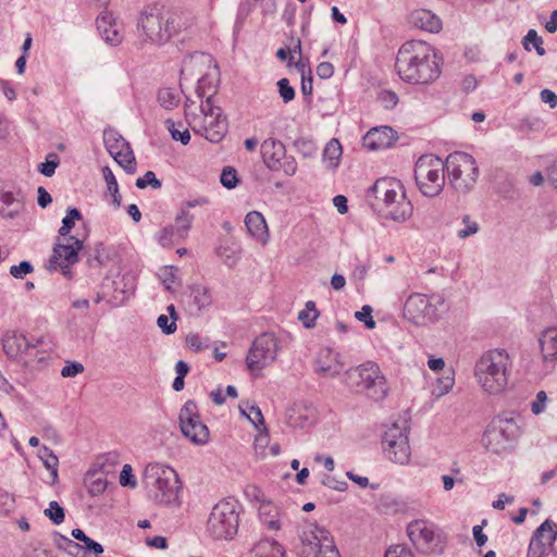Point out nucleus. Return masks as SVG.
Instances as JSON below:
<instances>
[{"mask_svg":"<svg viewBox=\"0 0 557 557\" xmlns=\"http://www.w3.org/2000/svg\"><path fill=\"white\" fill-rule=\"evenodd\" d=\"M395 70L408 84H431L441 75L434 48L421 40H410L399 48Z\"/></svg>","mask_w":557,"mask_h":557,"instance_id":"1","label":"nucleus"},{"mask_svg":"<svg viewBox=\"0 0 557 557\" xmlns=\"http://www.w3.org/2000/svg\"><path fill=\"white\" fill-rule=\"evenodd\" d=\"M511 368L512 361L506 349H488L476 360L474 377L485 393L498 395L508 385Z\"/></svg>","mask_w":557,"mask_h":557,"instance_id":"2","label":"nucleus"},{"mask_svg":"<svg viewBox=\"0 0 557 557\" xmlns=\"http://www.w3.org/2000/svg\"><path fill=\"white\" fill-rule=\"evenodd\" d=\"M137 28L145 42L163 45L178 30L177 17L159 5H149L140 12Z\"/></svg>","mask_w":557,"mask_h":557,"instance_id":"3","label":"nucleus"},{"mask_svg":"<svg viewBox=\"0 0 557 557\" xmlns=\"http://www.w3.org/2000/svg\"><path fill=\"white\" fill-rule=\"evenodd\" d=\"M2 349L10 359L20 358L25 364L45 361L52 352L54 344L48 336L28 339L23 333L9 331L2 337Z\"/></svg>","mask_w":557,"mask_h":557,"instance_id":"4","label":"nucleus"},{"mask_svg":"<svg viewBox=\"0 0 557 557\" xmlns=\"http://www.w3.org/2000/svg\"><path fill=\"white\" fill-rule=\"evenodd\" d=\"M371 196L383 201L387 219L405 222L412 215L413 207L407 199L399 181L386 177L377 180L369 188L368 197Z\"/></svg>","mask_w":557,"mask_h":557,"instance_id":"5","label":"nucleus"},{"mask_svg":"<svg viewBox=\"0 0 557 557\" xmlns=\"http://www.w3.org/2000/svg\"><path fill=\"white\" fill-rule=\"evenodd\" d=\"M143 483L153 502L169 505L177 500L181 482L172 468L159 463L148 465L144 471Z\"/></svg>","mask_w":557,"mask_h":557,"instance_id":"6","label":"nucleus"},{"mask_svg":"<svg viewBox=\"0 0 557 557\" xmlns=\"http://www.w3.org/2000/svg\"><path fill=\"white\" fill-rule=\"evenodd\" d=\"M346 384L358 393H364L374 400H382L387 395L386 379L380 367L372 361L346 372Z\"/></svg>","mask_w":557,"mask_h":557,"instance_id":"7","label":"nucleus"},{"mask_svg":"<svg viewBox=\"0 0 557 557\" xmlns=\"http://www.w3.org/2000/svg\"><path fill=\"white\" fill-rule=\"evenodd\" d=\"M445 162L434 154L421 156L414 165L417 187L425 197L438 196L445 186Z\"/></svg>","mask_w":557,"mask_h":557,"instance_id":"8","label":"nucleus"},{"mask_svg":"<svg viewBox=\"0 0 557 557\" xmlns=\"http://www.w3.org/2000/svg\"><path fill=\"white\" fill-rule=\"evenodd\" d=\"M240 505L228 498L219 502L211 510L207 530L215 540H231L237 534Z\"/></svg>","mask_w":557,"mask_h":557,"instance_id":"9","label":"nucleus"},{"mask_svg":"<svg viewBox=\"0 0 557 557\" xmlns=\"http://www.w3.org/2000/svg\"><path fill=\"white\" fill-rule=\"evenodd\" d=\"M446 171L453 188L460 194L469 193L476 184L479 166L475 159L463 151H456L446 158Z\"/></svg>","mask_w":557,"mask_h":557,"instance_id":"10","label":"nucleus"},{"mask_svg":"<svg viewBox=\"0 0 557 557\" xmlns=\"http://www.w3.org/2000/svg\"><path fill=\"white\" fill-rule=\"evenodd\" d=\"M407 534L421 554H442L445 548L446 540L442 530L434 523L417 519L408 523Z\"/></svg>","mask_w":557,"mask_h":557,"instance_id":"11","label":"nucleus"},{"mask_svg":"<svg viewBox=\"0 0 557 557\" xmlns=\"http://www.w3.org/2000/svg\"><path fill=\"white\" fill-rule=\"evenodd\" d=\"M519 437V426L513 419L495 418L484 431L482 443L493 454L510 450Z\"/></svg>","mask_w":557,"mask_h":557,"instance_id":"12","label":"nucleus"},{"mask_svg":"<svg viewBox=\"0 0 557 557\" xmlns=\"http://www.w3.org/2000/svg\"><path fill=\"white\" fill-rule=\"evenodd\" d=\"M409 426L407 421L394 422L388 425L382 436V448L385 457L394 463L407 465L410 460L411 448L408 440Z\"/></svg>","mask_w":557,"mask_h":557,"instance_id":"13","label":"nucleus"},{"mask_svg":"<svg viewBox=\"0 0 557 557\" xmlns=\"http://www.w3.org/2000/svg\"><path fill=\"white\" fill-rule=\"evenodd\" d=\"M301 557H341L330 532L317 524H308L300 534Z\"/></svg>","mask_w":557,"mask_h":557,"instance_id":"14","label":"nucleus"},{"mask_svg":"<svg viewBox=\"0 0 557 557\" xmlns=\"http://www.w3.org/2000/svg\"><path fill=\"white\" fill-rule=\"evenodd\" d=\"M444 299L440 295L428 297L424 294L410 295L404 306V315L414 324H426L435 322L440 318L438 306Z\"/></svg>","mask_w":557,"mask_h":557,"instance_id":"15","label":"nucleus"},{"mask_svg":"<svg viewBox=\"0 0 557 557\" xmlns=\"http://www.w3.org/2000/svg\"><path fill=\"white\" fill-rule=\"evenodd\" d=\"M278 350V341L273 333L260 334L248 350L246 357L248 370L251 373L261 372L276 359Z\"/></svg>","mask_w":557,"mask_h":557,"instance_id":"16","label":"nucleus"},{"mask_svg":"<svg viewBox=\"0 0 557 557\" xmlns=\"http://www.w3.org/2000/svg\"><path fill=\"white\" fill-rule=\"evenodd\" d=\"M70 244H55L53 253L50 257V269H60L64 276L71 274L70 267L78 261V251L83 248V242L70 236Z\"/></svg>","mask_w":557,"mask_h":557,"instance_id":"17","label":"nucleus"},{"mask_svg":"<svg viewBox=\"0 0 557 557\" xmlns=\"http://www.w3.org/2000/svg\"><path fill=\"white\" fill-rule=\"evenodd\" d=\"M97 29L101 38L111 46H117L123 40L121 28L113 14L103 10L96 20Z\"/></svg>","mask_w":557,"mask_h":557,"instance_id":"18","label":"nucleus"},{"mask_svg":"<svg viewBox=\"0 0 557 557\" xmlns=\"http://www.w3.org/2000/svg\"><path fill=\"white\" fill-rule=\"evenodd\" d=\"M344 369L339 352L323 348L315 360V372L323 376H335Z\"/></svg>","mask_w":557,"mask_h":557,"instance_id":"19","label":"nucleus"},{"mask_svg":"<svg viewBox=\"0 0 557 557\" xmlns=\"http://www.w3.org/2000/svg\"><path fill=\"white\" fill-rule=\"evenodd\" d=\"M315 412L313 406L297 401L286 410V422L293 428H305L314 422Z\"/></svg>","mask_w":557,"mask_h":557,"instance_id":"20","label":"nucleus"},{"mask_svg":"<svg viewBox=\"0 0 557 557\" xmlns=\"http://www.w3.org/2000/svg\"><path fill=\"white\" fill-rule=\"evenodd\" d=\"M396 140V132L389 126L371 128L363 137V146L369 150L388 148Z\"/></svg>","mask_w":557,"mask_h":557,"instance_id":"21","label":"nucleus"},{"mask_svg":"<svg viewBox=\"0 0 557 557\" xmlns=\"http://www.w3.org/2000/svg\"><path fill=\"white\" fill-rule=\"evenodd\" d=\"M285 153V146L277 139L268 138L261 144V154L263 162L272 171L280 170L281 160L284 159Z\"/></svg>","mask_w":557,"mask_h":557,"instance_id":"22","label":"nucleus"},{"mask_svg":"<svg viewBox=\"0 0 557 557\" xmlns=\"http://www.w3.org/2000/svg\"><path fill=\"white\" fill-rule=\"evenodd\" d=\"M193 129L211 143H220L227 133V121L223 114L215 115L213 119L205 120L203 125L199 129L195 127Z\"/></svg>","mask_w":557,"mask_h":557,"instance_id":"23","label":"nucleus"},{"mask_svg":"<svg viewBox=\"0 0 557 557\" xmlns=\"http://www.w3.org/2000/svg\"><path fill=\"white\" fill-rule=\"evenodd\" d=\"M409 22L412 26L429 33H438L442 29L441 18L425 9L413 10L409 15Z\"/></svg>","mask_w":557,"mask_h":557,"instance_id":"24","label":"nucleus"},{"mask_svg":"<svg viewBox=\"0 0 557 557\" xmlns=\"http://www.w3.org/2000/svg\"><path fill=\"white\" fill-rule=\"evenodd\" d=\"M245 225L251 237L261 244L269 239L268 225L264 216L258 211H251L246 214Z\"/></svg>","mask_w":557,"mask_h":557,"instance_id":"25","label":"nucleus"},{"mask_svg":"<svg viewBox=\"0 0 557 557\" xmlns=\"http://www.w3.org/2000/svg\"><path fill=\"white\" fill-rule=\"evenodd\" d=\"M180 428L184 436L190 435L193 424L201 422L197 404L194 400H187L180 410Z\"/></svg>","mask_w":557,"mask_h":557,"instance_id":"26","label":"nucleus"},{"mask_svg":"<svg viewBox=\"0 0 557 557\" xmlns=\"http://www.w3.org/2000/svg\"><path fill=\"white\" fill-rule=\"evenodd\" d=\"M251 557H286V553L276 541L263 539L251 549Z\"/></svg>","mask_w":557,"mask_h":557,"instance_id":"27","label":"nucleus"},{"mask_svg":"<svg viewBox=\"0 0 557 557\" xmlns=\"http://www.w3.org/2000/svg\"><path fill=\"white\" fill-rule=\"evenodd\" d=\"M554 531L549 523L543 522L533 533L529 544L528 557H545L550 549L549 546L545 545L541 536L544 531Z\"/></svg>","mask_w":557,"mask_h":557,"instance_id":"28","label":"nucleus"},{"mask_svg":"<svg viewBox=\"0 0 557 557\" xmlns=\"http://www.w3.org/2000/svg\"><path fill=\"white\" fill-rule=\"evenodd\" d=\"M540 346L545 361H557V331L547 330L540 338Z\"/></svg>","mask_w":557,"mask_h":557,"instance_id":"29","label":"nucleus"},{"mask_svg":"<svg viewBox=\"0 0 557 557\" xmlns=\"http://www.w3.org/2000/svg\"><path fill=\"white\" fill-rule=\"evenodd\" d=\"M103 141L108 152L113 157L114 152H123L131 149L129 144L114 129H106L103 133Z\"/></svg>","mask_w":557,"mask_h":557,"instance_id":"30","label":"nucleus"},{"mask_svg":"<svg viewBox=\"0 0 557 557\" xmlns=\"http://www.w3.org/2000/svg\"><path fill=\"white\" fill-rule=\"evenodd\" d=\"M259 517L261 522L272 531L280 530L278 510L271 503H262L259 507Z\"/></svg>","mask_w":557,"mask_h":557,"instance_id":"31","label":"nucleus"},{"mask_svg":"<svg viewBox=\"0 0 557 557\" xmlns=\"http://www.w3.org/2000/svg\"><path fill=\"white\" fill-rule=\"evenodd\" d=\"M72 536L83 543L84 553L88 557H99L103 553V546L85 534L82 529H73Z\"/></svg>","mask_w":557,"mask_h":557,"instance_id":"32","label":"nucleus"},{"mask_svg":"<svg viewBox=\"0 0 557 557\" xmlns=\"http://www.w3.org/2000/svg\"><path fill=\"white\" fill-rule=\"evenodd\" d=\"M157 100L163 109L173 110L180 104L181 97L174 88L163 87L159 89Z\"/></svg>","mask_w":557,"mask_h":557,"instance_id":"33","label":"nucleus"},{"mask_svg":"<svg viewBox=\"0 0 557 557\" xmlns=\"http://www.w3.org/2000/svg\"><path fill=\"white\" fill-rule=\"evenodd\" d=\"M38 457L44 462V466L50 471L52 476V483H55L58 481V467H59V459L53 453L52 449H50L47 446H42L38 450Z\"/></svg>","mask_w":557,"mask_h":557,"instance_id":"34","label":"nucleus"},{"mask_svg":"<svg viewBox=\"0 0 557 557\" xmlns=\"http://www.w3.org/2000/svg\"><path fill=\"white\" fill-rule=\"evenodd\" d=\"M184 237L172 225H166L157 234L158 243L164 248H171Z\"/></svg>","mask_w":557,"mask_h":557,"instance_id":"35","label":"nucleus"},{"mask_svg":"<svg viewBox=\"0 0 557 557\" xmlns=\"http://www.w3.org/2000/svg\"><path fill=\"white\" fill-rule=\"evenodd\" d=\"M102 173L104 181L107 183L108 194H110L112 197L111 203L115 208H119L121 206L122 197L119 193L117 181L109 166H104L102 169Z\"/></svg>","mask_w":557,"mask_h":557,"instance_id":"36","label":"nucleus"},{"mask_svg":"<svg viewBox=\"0 0 557 557\" xmlns=\"http://www.w3.org/2000/svg\"><path fill=\"white\" fill-rule=\"evenodd\" d=\"M319 314L314 301L309 300L306 302L305 309L298 313V320L302 323L304 327L312 329L315 326Z\"/></svg>","mask_w":557,"mask_h":557,"instance_id":"37","label":"nucleus"},{"mask_svg":"<svg viewBox=\"0 0 557 557\" xmlns=\"http://www.w3.org/2000/svg\"><path fill=\"white\" fill-rule=\"evenodd\" d=\"M240 248L236 245H223L220 246L216 250L218 256L224 261V263L228 267H233L237 263L240 258Z\"/></svg>","mask_w":557,"mask_h":557,"instance_id":"38","label":"nucleus"},{"mask_svg":"<svg viewBox=\"0 0 557 557\" xmlns=\"http://www.w3.org/2000/svg\"><path fill=\"white\" fill-rule=\"evenodd\" d=\"M186 437L196 445H203L209 441V429L202 421L198 422L193 424L190 435Z\"/></svg>","mask_w":557,"mask_h":557,"instance_id":"39","label":"nucleus"},{"mask_svg":"<svg viewBox=\"0 0 557 557\" xmlns=\"http://www.w3.org/2000/svg\"><path fill=\"white\" fill-rule=\"evenodd\" d=\"M113 159L129 174L135 173L136 171V161L135 156L132 149L125 150L123 152L116 151L114 152Z\"/></svg>","mask_w":557,"mask_h":557,"instance_id":"40","label":"nucleus"},{"mask_svg":"<svg viewBox=\"0 0 557 557\" xmlns=\"http://www.w3.org/2000/svg\"><path fill=\"white\" fill-rule=\"evenodd\" d=\"M83 219L81 211L76 208H69L66 215L62 220V226L59 228L60 236H66L73 228L75 221Z\"/></svg>","mask_w":557,"mask_h":557,"instance_id":"41","label":"nucleus"},{"mask_svg":"<svg viewBox=\"0 0 557 557\" xmlns=\"http://www.w3.org/2000/svg\"><path fill=\"white\" fill-rule=\"evenodd\" d=\"M194 220V215L189 213L188 210L183 209L175 219V223L172 224L178 233L185 238L188 235L191 223Z\"/></svg>","mask_w":557,"mask_h":557,"instance_id":"42","label":"nucleus"},{"mask_svg":"<svg viewBox=\"0 0 557 557\" xmlns=\"http://www.w3.org/2000/svg\"><path fill=\"white\" fill-rule=\"evenodd\" d=\"M523 47L528 51H530L531 47H533L539 55H544L546 53L545 49L543 48V39L537 35L535 29H529L523 38Z\"/></svg>","mask_w":557,"mask_h":557,"instance_id":"43","label":"nucleus"},{"mask_svg":"<svg viewBox=\"0 0 557 557\" xmlns=\"http://www.w3.org/2000/svg\"><path fill=\"white\" fill-rule=\"evenodd\" d=\"M85 484L87 485L88 493L91 496H97L104 492L107 487V480L101 476L95 478L94 473L88 472L85 479Z\"/></svg>","mask_w":557,"mask_h":557,"instance_id":"44","label":"nucleus"},{"mask_svg":"<svg viewBox=\"0 0 557 557\" xmlns=\"http://www.w3.org/2000/svg\"><path fill=\"white\" fill-rule=\"evenodd\" d=\"M44 513L57 525L61 524L65 519L64 509L55 500L50 502L49 507L45 509Z\"/></svg>","mask_w":557,"mask_h":557,"instance_id":"45","label":"nucleus"},{"mask_svg":"<svg viewBox=\"0 0 557 557\" xmlns=\"http://www.w3.org/2000/svg\"><path fill=\"white\" fill-rule=\"evenodd\" d=\"M59 164H60L59 156L55 153H49L47 156L46 162L39 164L38 171L42 175H45L47 177H51L54 174L55 169L59 166Z\"/></svg>","mask_w":557,"mask_h":557,"instance_id":"46","label":"nucleus"},{"mask_svg":"<svg viewBox=\"0 0 557 557\" xmlns=\"http://www.w3.org/2000/svg\"><path fill=\"white\" fill-rule=\"evenodd\" d=\"M242 414L246 416L247 419L255 424V426H258L259 424H264L263 414L261 412V409L256 405H248L247 408L239 407Z\"/></svg>","mask_w":557,"mask_h":557,"instance_id":"47","label":"nucleus"},{"mask_svg":"<svg viewBox=\"0 0 557 557\" xmlns=\"http://www.w3.org/2000/svg\"><path fill=\"white\" fill-rule=\"evenodd\" d=\"M148 186L153 189H159L162 186L161 181L156 177V174L152 171H147L141 177L136 180L137 188L144 189Z\"/></svg>","mask_w":557,"mask_h":557,"instance_id":"48","label":"nucleus"},{"mask_svg":"<svg viewBox=\"0 0 557 557\" xmlns=\"http://www.w3.org/2000/svg\"><path fill=\"white\" fill-rule=\"evenodd\" d=\"M220 182L227 189L236 187L238 183L236 170L231 166L224 168L220 176Z\"/></svg>","mask_w":557,"mask_h":557,"instance_id":"49","label":"nucleus"},{"mask_svg":"<svg viewBox=\"0 0 557 557\" xmlns=\"http://www.w3.org/2000/svg\"><path fill=\"white\" fill-rule=\"evenodd\" d=\"M104 245L102 243H98L95 246L94 253L90 255L87 259L89 267H99L102 265L108 258L104 251Z\"/></svg>","mask_w":557,"mask_h":557,"instance_id":"50","label":"nucleus"},{"mask_svg":"<svg viewBox=\"0 0 557 557\" xmlns=\"http://www.w3.org/2000/svg\"><path fill=\"white\" fill-rule=\"evenodd\" d=\"M165 124L174 140L181 141L183 145H187L190 141V134L187 128L182 132L176 129L175 123L170 119L165 121Z\"/></svg>","mask_w":557,"mask_h":557,"instance_id":"51","label":"nucleus"},{"mask_svg":"<svg viewBox=\"0 0 557 557\" xmlns=\"http://www.w3.org/2000/svg\"><path fill=\"white\" fill-rule=\"evenodd\" d=\"M201 112L205 115V120L213 119L215 115H222V110L220 107H216L213 101L212 95L208 96L205 102H202Z\"/></svg>","mask_w":557,"mask_h":557,"instance_id":"52","label":"nucleus"},{"mask_svg":"<svg viewBox=\"0 0 557 557\" xmlns=\"http://www.w3.org/2000/svg\"><path fill=\"white\" fill-rule=\"evenodd\" d=\"M462 223L465 227L459 230L457 236L461 239H465L469 236H472L479 232V224L474 221H471L470 215L466 214L462 218Z\"/></svg>","mask_w":557,"mask_h":557,"instance_id":"53","label":"nucleus"},{"mask_svg":"<svg viewBox=\"0 0 557 557\" xmlns=\"http://www.w3.org/2000/svg\"><path fill=\"white\" fill-rule=\"evenodd\" d=\"M342 154V146L337 139L330 140L323 151L324 159L330 161H337Z\"/></svg>","mask_w":557,"mask_h":557,"instance_id":"54","label":"nucleus"},{"mask_svg":"<svg viewBox=\"0 0 557 557\" xmlns=\"http://www.w3.org/2000/svg\"><path fill=\"white\" fill-rule=\"evenodd\" d=\"M377 100L383 106V108L391 110L398 103V96L395 91L382 90L377 95Z\"/></svg>","mask_w":557,"mask_h":557,"instance_id":"55","label":"nucleus"},{"mask_svg":"<svg viewBox=\"0 0 557 557\" xmlns=\"http://www.w3.org/2000/svg\"><path fill=\"white\" fill-rule=\"evenodd\" d=\"M34 271V267L29 261H21L10 268V274L15 278H24L27 274Z\"/></svg>","mask_w":557,"mask_h":557,"instance_id":"56","label":"nucleus"},{"mask_svg":"<svg viewBox=\"0 0 557 557\" xmlns=\"http://www.w3.org/2000/svg\"><path fill=\"white\" fill-rule=\"evenodd\" d=\"M278 94L285 103L290 102L295 98V89L290 86L287 78H281L277 82Z\"/></svg>","mask_w":557,"mask_h":557,"instance_id":"57","label":"nucleus"},{"mask_svg":"<svg viewBox=\"0 0 557 557\" xmlns=\"http://www.w3.org/2000/svg\"><path fill=\"white\" fill-rule=\"evenodd\" d=\"M355 317L358 321L363 322L366 327L369 330L374 329L376 325L372 318V308L369 305H364L360 311L355 313Z\"/></svg>","mask_w":557,"mask_h":557,"instance_id":"58","label":"nucleus"},{"mask_svg":"<svg viewBox=\"0 0 557 557\" xmlns=\"http://www.w3.org/2000/svg\"><path fill=\"white\" fill-rule=\"evenodd\" d=\"M120 484L122 486H127V487H136L137 485V482H136V479L133 474V469L131 467V465H124L121 472H120Z\"/></svg>","mask_w":557,"mask_h":557,"instance_id":"59","label":"nucleus"},{"mask_svg":"<svg viewBox=\"0 0 557 557\" xmlns=\"http://www.w3.org/2000/svg\"><path fill=\"white\" fill-rule=\"evenodd\" d=\"M186 344L195 352H199L209 347V344L207 341L203 342L199 335L193 334V333H190L186 336Z\"/></svg>","mask_w":557,"mask_h":557,"instance_id":"60","label":"nucleus"},{"mask_svg":"<svg viewBox=\"0 0 557 557\" xmlns=\"http://www.w3.org/2000/svg\"><path fill=\"white\" fill-rule=\"evenodd\" d=\"M57 547L59 549H63L72 557H88L87 554L84 553L82 544L73 541L72 543H67V546H62L61 543H57Z\"/></svg>","mask_w":557,"mask_h":557,"instance_id":"61","label":"nucleus"},{"mask_svg":"<svg viewBox=\"0 0 557 557\" xmlns=\"http://www.w3.org/2000/svg\"><path fill=\"white\" fill-rule=\"evenodd\" d=\"M294 145L304 157H312L317 151L314 144L308 139H297Z\"/></svg>","mask_w":557,"mask_h":557,"instance_id":"62","label":"nucleus"},{"mask_svg":"<svg viewBox=\"0 0 557 557\" xmlns=\"http://www.w3.org/2000/svg\"><path fill=\"white\" fill-rule=\"evenodd\" d=\"M213 88L214 86L211 77L209 75H203L198 79L196 94L199 98H202Z\"/></svg>","mask_w":557,"mask_h":557,"instance_id":"63","label":"nucleus"},{"mask_svg":"<svg viewBox=\"0 0 557 557\" xmlns=\"http://www.w3.org/2000/svg\"><path fill=\"white\" fill-rule=\"evenodd\" d=\"M385 557H413L411 550L403 545H395L389 547Z\"/></svg>","mask_w":557,"mask_h":557,"instance_id":"64","label":"nucleus"}]
</instances>
